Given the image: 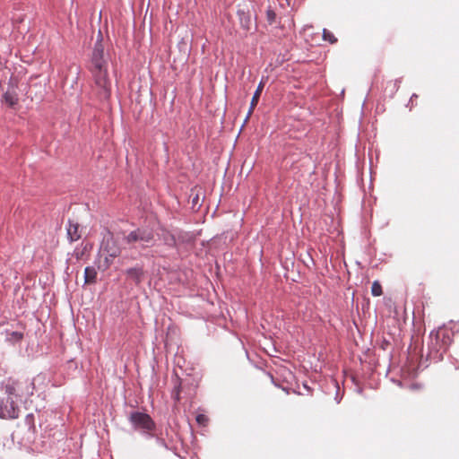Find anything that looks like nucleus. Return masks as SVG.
Wrapping results in <instances>:
<instances>
[{
  "label": "nucleus",
  "mask_w": 459,
  "mask_h": 459,
  "mask_svg": "<svg viewBox=\"0 0 459 459\" xmlns=\"http://www.w3.org/2000/svg\"><path fill=\"white\" fill-rule=\"evenodd\" d=\"M90 71L94 81L93 90L97 97L100 100H108L111 95V82L108 76V60L105 58L101 36L94 45Z\"/></svg>",
  "instance_id": "f257e3e1"
},
{
  "label": "nucleus",
  "mask_w": 459,
  "mask_h": 459,
  "mask_svg": "<svg viewBox=\"0 0 459 459\" xmlns=\"http://www.w3.org/2000/svg\"><path fill=\"white\" fill-rule=\"evenodd\" d=\"M4 389L9 399H16L22 401L33 394L35 386L34 383L29 378L13 379L9 378Z\"/></svg>",
  "instance_id": "f03ea898"
},
{
  "label": "nucleus",
  "mask_w": 459,
  "mask_h": 459,
  "mask_svg": "<svg viewBox=\"0 0 459 459\" xmlns=\"http://www.w3.org/2000/svg\"><path fill=\"white\" fill-rule=\"evenodd\" d=\"M124 239L129 245L139 243L143 247H144L152 243L154 234L151 230L138 228L128 233Z\"/></svg>",
  "instance_id": "7ed1b4c3"
},
{
  "label": "nucleus",
  "mask_w": 459,
  "mask_h": 459,
  "mask_svg": "<svg viewBox=\"0 0 459 459\" xmlns=\"http://www.w3.org/2000/svg\"><path fill=\"white\" fill-rule=\"evenodd\" d=\"M129 420L135 429L142 430L144 433L151 434L155 429L154 421L146 413L134 411L130 414Z\"/></svg>",
  "instance_id": "20e7f679"
},
{
  "label": "nucleus",
  "mask_w": 459,
  "mask_h": 459,
  "mask_svg": "<svg viewBox=\"0 0 459 459\" xmlns=\"http://www.w3.org/2000/svg\"><path fill=\"white\" fill-rule=\"evenodd\" d=\"M20 409L17 405V403L9 399L7 396L6 399L0 400V418L4 420H14L19 417Z\"/></svg>",
  "instance_id": "39448f33"
},
{
  "label": "nucleus",
  "mask_w": 459,
  "mask_h": 459,
  "mask_svg": "<svg viewBox=\"0 0 459 459\" xmlns=\"http://www.w3.org/2000/svg\"><path fill=\"white\" fill-rule=\"evenodd\" d=\"M102 251L107 255V256L114 259L120 255L121 249L117 246V241L113 238V237L107 238L102 246ZM108 258L106 257V260Z\"/></svg>",
  "instance_id": "423d86ee"
},
{
  "label": "nucleus",
  "mask_w": 459,
  "mask_h": 459,
  "mask_svg": "<svg viewBox=\"0 0 459 459\" xmlns=\"http://www.w3.org/2000/svg\"><path fill=\"white\" fill-rule=\"evenodd\" d=\"M67 236L71 242L79 240L82 238V229L78 222L69 220L66 229Z\"/></svg>",
  "instance_id": "0eeeda50"
},
{
  "label": "nucleus",
  "mask_w": 459,
  "mask_h": 459,
  "mask_svg": "<svg viewBox=\"0 0 459 459\" xmlns=\"http://www.w3.org/2000/svg\"><path fill=\"white\" fill-rule=\"evenodd\" d=\"M126 273L129 279L135 282V284H139L142 281L143 276V270L140 266H135L127 269Z\"/></svg>",
  "instance_id": "6e6552de"
},
{
  "label": "nucleus",
  "mask_w": 459,
  "mask_h": 459,
  "mask_svg": "<svg viewBox=\"0 0 459 459\" xmlns=\"http://www.w3.org/2000/svg\"><path fill=\"white\" fill-rule=\"evenodd\" d=\"M263 89H264V83L261 82L259 83L256 91H255L252 100H251L250 108H249V111H248V114H247V117H249V116L253 113L254 108L257 105V103L259 101V99H260V96H261V93L263 91Z\"/></svg>",
  "instance_id": "1a4fd4ad"
},
{
  "label": "nucleus",
  "mask_w": 459,
  "mask_h": 459,
  "mask_svg": "<svg viewBox=\"0 0 459 459\" xmlns=\"http://www.w3.org/2000/svg\"><path fill=\"white\" fill-rule=\"evenodd\" d=\"M5 104L13 108L18 103V95L14 91L8 90L3 96Z\"/></svg>",
  "instance_id": "9d476101"
},
{
  "label": "nucleus",
  "mask_w": 459,
  "mask_h": 459,
  "mask_svg": "<svg viewBox=\"0 0 459 459\" xmlns=\"http://www.w3.org/2000/svg\"><path fill=\"white\" fill-rule=\"evenodd\" d=\"M84 279L85 283L87 284H92L96 282L97 279V271L93 267H86L84 270Z\"/></svg>",
  "instance_id": "9b49d317"
},
{
  "label": "nucleus",
  "mask_w": 459,
  "mask_h": 459,
  "mask_svg": "<svg viewBox=\"0 0 459 459\" xmlns=\"http://www.w3.org/2000/svg\"><path fill=\"white\" fill-rule=\"evenodd\" d=\"M400 82L398 80H390L387 81L385 87V91L388 92L390 95H393L399 89Z\"/></svg>",
  "instance_id": "f8f14e48"
},
{
  "label": "nucleus",
  "mask_w": 459,
  "mask_h": 459,
  "mask_svg": "<svg viewBox=\"0 0 459 459\" xmlns=\"http://www.w3.org/2000/svg\"><path fill=\"white\" fill-rule=\"evenodd\" d=\"M371 294L374 297H379L383 294V289L378 281H373L372 286H371Z\"/></svg>",
  "instance_id": "ddd939ff"
},
{
  "label": "nucleus",
  "mask_w": 459,
  "mask_h": 459,
  "mask_svg": "<svg viewBox=\"0 0 459 459\" xmlns=\"http://www.w3.org/2000/svg\"><path fill=\"white\" fill-rule=\"evenodd\" d=\"M323 39L325 40L329 41L332 44L337 42V39L334 37V35L330 30H328L326 29H324V30H323Z\"/></svg>",
  "instance_id": "4468645a"
},
{
  "label": "nucleus",
  "mask_w": 459,
  "mask_h": 459,
  "mask_svg": "<svg viewBox=\"0 0 459 459\" xmlns=\"http://www.w3.org/2000/svg\"><path fill=\"white\" fill-rule=\"evenodd\" d=\"M180 384H178V385L175 386L172 394H171V396L172 398L176 401V402H179L180 400Z\"/></svg>",
  "instance_id": "2eb2a0df"
},
{
  "label": "nucleus",
  "mask_w": 459,
  "mask_h": 459,
  "mask_svg": "<svg viewBox=\"0 0 459 459\" xmlns=\"http://www.w3.org/2000/svg\"><path fill=\"white\" fill-rule=\"evenodd\" d=\"M266 17H267V21L270 24L273 23L274 21H275V18H276V14L274 13V11L269 9L267 10L266 12Z\"/></svg>",
  "instance_id": "dca6fc26"
},
{
  "label": "nucleus",
  "mask_w": 459,
  "mask_h": 459,
  "mask_svg": "<svg viewBox=\"0 0 459 459\" xmlns=\"http://www.w3.org/2000/svg\"><path fill=\"white\" fill-rule=\"evenodd\" d=\"M196 421L200 425H206V423L208 422V418L204 414H198L196 416Z\"/></svg>",
  "instance_id": "f3484780"
},
{
  "label": "nucleus",
  "mask_w": 459,
  "mask_h": 459,
  "mask_svg": "<svg viewBox=\"0 0 459 459\" xmlns=\"http://www.w3.org/2000/svg\"><path fill=\"white\" fill-rule=\"evenodd\" d=\"M13 335H14V336H15V338H17V339H22V333H17V332L13 333Z\"/></svg>",
  "instance_id": "a211bd4d"
},
{
  "label": "nucleus",
  "mask_w": 459,
  "mask_h": 459,
  "mask_svg": "<svg viewBox=\"0 0 459 459\" xmlns=\"http://www.w3.org/2000/svg\"><path fill=\"white\" fill-rule=\"evenodd\" d=\"M27 420H33V415H31V414L27 415Z\"/></svg>",
  "instance_id": "6ab92c4d"
}]
</instances>
